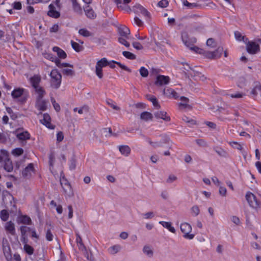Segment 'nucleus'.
Returning <instances> with one entry per match:
<instances>
[{
    "mask_svg": "<svg viewBox=\"0 0 261 261\" xmlns=\"http://www.w3.org/2000/svg\"><path fill=\"white\" fill-rule=\"evenodd\" d=\"M247 51L251 54H255L259 51L258 44L253 41H248L246 45Z\"/></svg>",
    "mask_w": 261,
    "mask_h": 261,
    "instance_id": "9d476101",
    "label": "nucleus"
},
{
    "mask_svg": "<svg viewBox=\"0 0 261 261\" xmlns=\"http://www.w3.org/2000/svg\"><path fill=\"white\" fill-rule=\"evenodd\" d=\"M133 47L137 50H141L143 49V46L138 42H134L133 43Z\"/></svg>",
    "mask_w": 261,
    "mask_h": 261,
    "instance_id": "338daca9",
    "label": "nucleus"
},
{
    "mask_svg": "<svg viewBox=\"0 0 261 261\" xmlns=\"http://www.w3.org/2000/svg\"><path fill=\"white\" fill-rule=\"evenodd\" d=\"M122 55L128 59L135 60L136 59V56L129 51H123Z\"/></svg>",
    "mask_w": 261,
    "mask_h": 261,
    "instance_id": "37998d69",
    "label": "nucleus"
},
{
    "mask_svg": "<svg viewBox=\"0 0 261 261\" xmlns=\"http://www.w3.org/2000/svg\"><path fill=\"white\" fill-rule=\"evenodd\" d=\"M84 10L85 15L88 18L90 19H94L96 17V14L95 13L94 11L89 6L84 8Z\"/></svg>",
    "mask_w": 261,
    "mask_h": 261,
    "instance_id": "2eb2a0df",
    "label": "nucleus"
},
{
    "mask_svg": "<svg viewBox=\"0 0 261 261\" xmlns=\"http://www.w3.org/2000/svg\"><path fill=\"white\" fill-rule=\"evenodd\" d=\"M16 137L20 140L24 141L30 139V135L29 133L25 131L16 134Z\"/></svg>",
    "mask_w": 261,
    "mask_h": 261,
    "instance_id": "bb28decb",
    "label": "nucleus"
},
{
    "mask_svg": "<svg viewBox=\"0 0 261 261\" xmlns=\"http://www.w3.org/2000/svg\"><path fill=\"white\" fill-rule=\"evenodd\" d=\"M140 118L146 121L148 120H151L153 118V115L149 112H143L140 115Z\"/></svg>",
    "mask_w": 261,
    "mask_h": 261,
    "instance_id": "c85d7f7f",
    "label": "nucleus"
},
{
    "mask_svg": "<svg viewBox=\"0 0 261 261\" xmlns=\"http://www.w3.org/2000/svg\"><path fill=\"white\" fill-rule=\"evenodd\" d=\"M180 230L184 233L183 237L188 240H192L194 237V234L190 233L192 227L190 224L187 222L182 223L180 225Z\"/></svg>",
    "mask_w": 261,
    "mask_h": 261,
    "instance_id": "39448f33",
    "label": "nucleus"
},
{
    "mask_svg": "<svg viewBox=\"0 0 261 261\" xmlns=\"http://www.w3.org/2000/svg\"><path fill=\"white\" fill-rule=\"evenodd\" d=\"M206 46L210 48H214L217 46V42L215 39L212 38L208 39L206 41Z\"/></svg>",
    "mask_w": 261,
    "mask_h": 261,
    "instance_id": "f704fd0d",
    "label": "nucleus"
},
{
    "mask_svg": "<svg viewBox=\"0 0 261 261\" xmlns=\"http://www.w3.org/2000/svg\"><path fill=\"white\" fill-rule=\"evenodd\" d=\"M186 76L188 78H190V76L192 77L194 80H197L198 79L204 81L206 78L204 75H202L200 72L194 70L193 68L191 70V72L189 73H187L185 72Z\"/></svg>",
    "mask_w": 261,
    "mask_h": 261,
    "instance_id": "9b49d317",
    "label": "nucleus"
},
{
    "mask_svg": "<svg viewBox=\"0 0 261 261\" xmlns=\"http://www.w3.org/2000/svg\"><path fill=\"white\" fill-rule=\"evenodd\" d=\"M72 8L73 11L76 13V14L79 15H82L83 14V10L80 6V5L79 4V3L77 2L76 0H74L73 2H72Z\"/></svg>",
    "mask_w": 261,
    "mask_h": 261,
    "instance_id": "412c9836",
    "label": "nucleus"
},
{
    "mask_svg": "<svg viewBox=\"0 0 261 261\" xmlns=\"http://www.w3.org/2000/svg\"><path fill=\"white\" fill-rule=\"evenodd\" d=\"M146 97L149 100L152 102L153 106L155 107L156 109H159L160 108V105L159 103L156 98L154 96L146 95Z\"/></svg>",
    "mask_w": 261,
    "mask_h": 261,
    "instance_id": "473e14b6",
    "label": "nucleus"
},
{
    "mask_svg": "<svg viewBox=\"0 0 261 261\" xmlns=\"http://www.w3.org/2000/svg\"><path fill=\"white\" fill-rule=\"evenodd\" d=\"M250 94L254 99L261 98V84L258 82H255L251 88Z\"/></svg>",
    "mask_w": 261,
    "mask_h": 261,
    "instance_id": "0eeeda50",
    "label": "nucleus"
},
{
    "mask_svg": "<svg viewBox=\"0 0 261 261\" xmlns=\"http://www.w3.org/2000/svg\"><path fill=\"white\" fill-rule=\"evenodd\" d=\"M119 150L121 153L127 156L130 153V148L127 145H121L119 147Z\"/></svg>",
    "mask_w": 261,
    "mask_h": 261,
    "instance_id": "5701e85b",
    "label": "nucleus"
},
{
    "mask_svg": "<svg viewBox=\"0 0 261 261\" xmlns=\"http://www.w3.org/2000/svg\"><path fill=\"white\" fill-rule=\"evenodd\" d=\"M23 248L25 252L28 253L29 255H32L33 254L34 249L31 246L28 244L25 245H24Z\"/></svg>",
    "mask_w": 261,
    "mask_h": 261,
    "instance_id": "3c124183",
    "label": "nucleus"
},
{
    "mask_svg": "<svg viewBox=\"0 0 261 261\" xmlns=\"http://www.w3.org/2000/svg\"><path fill=\"white\" fill-rule=\"evenodd\" d=\"M118 33L120 35V37H123L125 38H129L130 34L129 29L125 25H121L118 29Z\"/></svg>",
    "mask_w": 261,
    "mask_h": 261,
    "instance_id": "4468645a",
    "label": "nucleus"
},
{
    "mask_svg": "<svg viewBox=\"0 0 261 261\" xmlns=\"http://www.w3.org/2000/svg\"><path fill=\"white\" fill-rule=\"evenodd\" d=\"M3 252L7 260L11 261L12 259V256L10 253V247L8 246H3Z\"/></svg>",
    "mask_w": 261,
    "mask_h": 261,
    "instance_id": "c756f323",
    "label": "nucleus"
},
{
    "mask_svg": "<svg viewBox=\"0 0 261 261\" xmlns=\"http://www.w3.org/2000/svg\"><path fill=\"white\" fill-rule=\"evenodd\" d=\"M48 7L49 10L47 12V15L49 16L55 18H57L60 17V12L55 10V7L53 4H50Z\"/></svg>",
    "mask_w": 261,
    "mask_h": 261,
    "instance_id": "dca6fc26",
    "label": "nucleus"
},
{
    "mask_svg": "<svg viewBox=\"0 0 261 261\" xmlns=\"http://www.w3.org/2000/svg\"><path fill=\"white\" fill-rule=\"evenodd\" d=\"M170 82V78L168 76L158 75L155 82V84L158 86H162L168 84Z\"/></svg>",
    "mask_w": 261,
    "mask_h": 261,
    "instance_id": "f8f14e48",
    "label": "nucleus"
},
{
    "mask_svg": "<svg viewBox=\"0 0 261 261\" xmlns=\"http://www.w3.org/2000/svg\"><path fill=\"white\" fill-rule=\"evenodd\" d=\"M139 71L142 77H147L148 75V70L144 67H141Z\"/></svg>",
    "mask_w": 261,
    "mask_h": 261,
    "instance_id": "13d9d810",
    "label": "nucleus"
},
{
    "mask_svg": "<svg viewBox=\"0 0 261 261\" xmlns=\"http://www.w3.org/2000/svg\"><path fill=\"white\" fill-rule=\"evenodd\" d=\"M214 150L221 157L224 158H228L229 157L228 153L222 148L216 147L214 148Z\"/></svg>",
    "mask_w": 261,
    "mask_h": 261,
    "instance_id": "393cba45",
    "label": "nucleus"
},
{
    "mask_svg": "<svg viewBox=\"0 0 261 261\" xmlns=\"http://www.w3.org/2000/svg\"><path fill=\"white\" fill-rule=\"evenodd\" d=\"M159 223L161 224L164 227L168 229L170 232L172 233L175 232V229L174 227L172 226L171 222L161 221L159 222Z\"/></svg>",
    "mask_w": 261,
    "mask_h": 261,
    "instance_id": "b1692460",
    "label": "nucleus"
},
{
    "mask_svg": "<svg viewBox=\"0 0 261 261\" xmlns=\"http://www.w3.org/2000/svg\"><path fill=\"white\" fill-rule=\"evenodd\" d=\"M34 89H35L36 92L38 94V96L37 97V99H42L44 96V93H45L44 90L40 86L36 87Z\"/></svg>",
    "mask_w": 261,
    "mask_h": 261,
    "instance_id": "79ce46f5",
    "label": "nucleus"
},
{
    "mask_svg": "<svg viewBox=\"0 0 261 261\" xmlns=\"http://www.w3.org/2000/svg\"><path fill=\"white\" fill-rule=\"evenodd\" d=\"M234 36L238 41H243L244 42H246L247 40V38H245V36H242L241 33L238 31L234 32Z\"/></svg>",
    "mask_w": 261,
    "mask_h": 261,
    "instance_id": "a18cd8bd",
    "label": "nucleus"
},
{
    "mask_svg": "<svg viewBox=\"0 0 261 261\" xmlns=\"http://www.w3.org/2000/svg\"><path fill=\"white\" fill-rule=\"evenodd\" d=\"M55 62L56 64V65L59 67V68H63L64 67H72L73 68V65H71V64H70L69 63H61V61L59 59H55Z\"/></svg>",
    "mask_w": 261,
    "mask_h": 261,
    "instance_id": "4c0bfd02",
    "label": "nucleus"
},
{
    "mask_svg": "<svg viewBox=\"0 0 261 261\" xmlns=\"http://www.w3.org/2000/svg\"><path fill=\"white\" fill-rule=\"evenodd\" d=\"M229 144L232 146L233 148H235L239 150H243V147L242 146L239 144V143L237 142H229Z\"/></svg>",
    "mask_w": 261,
    "mask_h": 261,
    "instance_id": "864d4df0",
    "label": "nucleus"
},
{
    "mask_svg": "<svg viewBox=\"0 0 261 261\" xmlns=\"http://www.w3.org/2000/svg\"><path fill=\"white\" fill-rule=\"evenodd\" d=\"M65 181H66L65 180ZM61 184L63 187V188L64 189V191L66 194L68 195V196H70L72 194V190L71 187L69 183L66 182L65 183V186L64 187L63 186V182L61 181Z\"/></svg>",
    "mask_w": 261,
    "mask_h": 261,
    "instance_id": "7c9ffc66",
    "label": "nucleus"
},
{
    "mask_svg": "<svg viewBox=\"0 0 261 261\" xmlns=\"http://www.w3.org/2000/svg\"><path fill=\"white\" fill-rule=\"evenodd\" d=\"M50 80V85L55 89H58L60 86L62 81V75L57 69L51 70L49 74Z\"/></svg>",
    "mask_w": 261,
    "mask_h": 261,
    "instance_id": "7ed1b4c3",
    "label": "nucleus"
},
{
    "mask_svg": "<svg viewBox=\"0 0 261 261\" xmlns=\"http://www.w3.org/2000/svg\"><path fill=\"white\" fill-rule=\"evenodd\" d=\"M190 212L193 217L197 216L200 213V209L197 205H193L190 208Z\"/></svg>",
    "mask_w": 261,
    "mask_h": 261,
    "instance_id": "e433bc0d",
    "label": "nucleus"
},
{
    "mask_svg": "<svg viewBox=\"0 0 261 261\" xmlns=\"http://www.w3.org/2000/svg\"><path fill=\"white\" fill-rule=\"evenodd\" d=\"M89 107L88 106L85 105L78 110V113L80 114H82L84 113H88L89 112Z\"/></svg>",
    "mask_w": 261,
    "mask_h": 261,
    "instance_id": "052dcab7",
    "label": "nucleus"
},
{
    "mask_svg": "<svg viewBox=\"0 0 261 261\" xmlns=\"http://www.w3.org/2000/svg\"><path fill=\"white\" fill-rule=\"evenodd\" d=\"M143 252L149 257L153 256V251L150 246L146 245L143 248Z\"/></svg>",
    "mask_w": 261,
    "mask_h": 261,
    "instance_id": "c9c22d12",
    "label": "nucleus"
},
{
    "mask_svg": "<svg viewBox=\"0 0 261 261\" xmlns=\"http://www.w3.org/2000/svg\"><path fill=\"white\" fill-rule=\"evenodd\" d=\"M202 29H203V28L201 25L195 26L191 29L190 32L192 33H194V32H199L200 33L201 32Z\"/></svg>",
    "mask_w": 261,
    "mask_h": 261,
    "instance_id": "bf43d9fd",
    "label": "nucleus"
},
{
    "mask_svg": "<svg viewBox=\"0 0 261 261\" xmlns=\"http://www.w3.org/2000/svg\"><path fill=\"white\" fill-rule=\"evenodd\" d=\"M183 5L185 6H187L189 9H193L198 6V4L196 3H189L187 0L183 1Z\"/></svg>",
    "mask_w": 261,
    "mask_h": 261,
    "instance_id": "8fccbe9b",
    "label": "nucleus"
},
{
    "mask_svg": "<svg viewBox=\"0 0 261 261\" xmlns=\"http://www.w3.org/2000/svg\"><path fill=\"white\" fill-rule=\"evenodd\" d=\"M18 222L24 224H30L31 223V219L29 217L26 215H23L19 218Z\"/></svg>",
    "mask_w": 261,
    "mask_h": 261,
    "instance_id": "2f4dec72",
    "label": "nucleus"
},
{
    "mask_svg": "<svg viewBox=\"0 0 261 261\" xmlns=\"http://www.w3.org/2000/svg\"><path fill=\"white\" fill-rule=\"evenodd\" d=\"M30 82L34 88L39 87V83L41 82V77L39 75H34L30 78Z\"/></svg>",
    "mask_w": 261,
    "mask_h": 261,
    "instance_id": "4be33fe9",
    "label": "nucleus"
},
{
    "mask_svg": "<svg viewBox=\"0 0 261 261\" xmlns=\"http://www.w3.org/2000/svg\"><path fill=\"white\" fill-rule=\"evenodd\" d=\"M53 237H54V236H53V233H51L50 229H47V230L46 231V234H45V238H46V240L48 241H51L53 240Z\"/></svg>",
    "mask_w": 261,
    "mask_h": 261,
    "instance_id": "6e6d98bb",
    "label": "nucleus"
},
{
    "mask_svg": "<svg viewBox=\"0 0 261 261\" xmlns=\"http://www.w3.org/2000/svg\"><path fill=\"white\" fill-rule=\"evenodd\" d=\"M181 37L184 44L188 47L193 45L197 41L195 37L190 38L188 32L186 31L181 32Z\"/></svg>",
    "mask_w": 261,
    "mask_h": 261,
    "instance_id": "6e6552de",
    "label": "nucleus"
},
{
    "mask_svg": "<svg viewBox=\"0 0 261 261\" xmlns=\"http://www.w3.org/2000/svg\"><path fill=\"white\" fill-rule=\"evenodd\" d=\"M177 179V177L174 175H170L166 180V182L171 184Z\"/></svg>",
    "mask_w": 261,
    "mask_h": 261,
    "instance_id": "774afa93",
    "label": "nucleus"
},
{
    "mask_svg": "<svg viewBox=\"0 0 261 261\" xmlns=\"http://www.w3.org/2000/svg\"><path fill=\"white\" fill-rule=\"evenodd\" d=\"M246 199L249 205L253 208H257L259 206V202L256 196L251 192H248L246 194Z\"/></svg>",
    "mask_w": 261,
    "mask_h": 261,
    "instance_id": "423d86ee",
    "label": "nucleus"
},
{
    "mask_svg": "<svg viewBox=\"0 0 261 261\" xmlns=\"http://www.w3.org/2000/svg\"><path fill=\"white\" fill-rule=\"evenodd\" d=\"M43 57L52 62H55V59H58L56 57H54L52 54L47 53L46 52L43 53Z\"/></svg>",
    "mask_w": 261,
    "mask_h": 261,
    "instance_id": "09e8293b",
    "label": "nucleus"
},
{
    "mask_svg": "<svg viewBox=\"0 0 261 261\" xmlns=\"http://www.w3.org/2000/svg\"><path fill=\"white\" fill-rule=\"evenodd\" d=\"M71 44L72 48L77 52H80L83 49V46L73 41H71Z\"/></svg>",
    "mask_w": 261,
    "mask_h": 261,
    "instance_id": "c03bdc74",
    "label": "nucleus"
},
{
    "mask_svg": "<svg viewBox=\"0 0 261 261\" xmlns=\"http://www.w3.org/2000/svg\"><path fill=\"white\" fill-rule=\"evenodd\" d=\"M53 50L57 53L58 57L61 59H65L66 58V53L57 46H55L53 48Z\"/></svg>",
    "mask_w": 261,
    "mask_h": 261,
    "instance_id": "a878e982",
    "label": "nucleus"
},
{
    "mask_svg": "<svg viewBox=\"0 0 261 261\" xmlns=\"http://www.w3.org/2000/svg\"><path fill=\"white\" fill-rule=\"evenodd\" d=\"M51 118L50 116L45 113L43 115V118L40 120V122L41 123L45 125L47 127L51 129H54V126H53L50 123Z\"/></svg>",
    "mask_w": 261,
    "mask_h": 261,
    "instance_id": "f3484780",
    "label": "nucleus"
},
{
    "mask_svg": "<svg viewBox=\"0 0 261 261\" xmlns=\"http://www.w3.org/2000/svg\"><path fill=\"white\" fill-rule=\"evenodd\" d=\"M164 94L169 97H173L177 99L179 97L178 93L172 89H164L163 91Z\"/></svg>",
    "mask_w": 261,
    "mask_h": 261,
    "instance_id": "6ab92c4d",
    "label": "nucleus"
},
{
    "mask_svg": "<svg viewBox=\"0 0 261 261\" xmlns=\"http://www.w3.org/2000/svg\"><path fill=\"white\" fill-rule=\"evenodd\" d=\"M79 34L85 37H88L92 36V33L86 29L83 28L79 30Z\"/></svg>",
    "mask_w": 261,
    "mask_h": 261,
    "instance_id": "58836bf2",
    "label": "nucleus"
},
{
    "mask_svg": "<svg viewBox=\"0 0 261 261\" xmlns=\"http://www.w3.org/2000/svg\"><path fill=\"white\" fill-rule=\"evenodd\" d=\"M129 38H125L123 37H119L118 38V41L121 44L124 45L127 47H129L130 44L129 42H127V39H128Z\"/></svg>",
    "mask_w": 261,
    "mask_h": 261,
    "instance_id": "49530a36",
    "label": "nucleus"
},
{
    "mask_svg": "<svg viewBox=\"0 0 261 261\" xmlns=\"http://www.w3.org/2000/svg\"><path fill=\"white\" fill-rule=\"evenodd\" d=\"M0 155V163H1L4 169L7 172H11L13 169L12 162L8 157V152L5 150H1Z\"/></svg>",
    "mask_w": 261,
    "mask_h": 261,
    "instance_id": "f03ea898",
    "label": "nucleus"
},
{
    "mask_svg": "<svg viewBox=\"0 0 261 261\" xmlns=\"http://www.w3.org/2000/svg\"><path fill=\"white\" fill-rule=\"evenodd\" d=\"M62 73L64 75H66L67 76H73L75 74L74 71L73 70L70 69H63Z\"/></svg>",
    "mask_w": 261,
    "mask_h": 261,
    "instance_id": "603ef678",
    "label": "nucleus"
},
{
    "mask_svg": "<svg viewBox=\"0 0 261 261\" xmlns=\"http://www.w3.org/2000/svg\"><path fill=\"white\" fill-rule=\"evenodd\" d=\"M121 249V246L119 245H114L109 248V251L111 254H115Z\"/></svg>",
    "mask_w": 261,
    "mask_h": 261,
    "instance_id": "ea45409f",
    "label": "nucleus"
},
{
    "mask_svg": "<svg viewBox=\"0 0 261 261\" xmlns=\"http://www.w3.org/2000/svg\"><path fill=\"white\" fill-rule=\"evenodd\" d=\"M9 217V214L7 210H3L1 211L0 217H1V219L3 221H6L8 219Z\"/></svg>",
    "mask_w": 261,
    "mask_h": 261,
    "instance_id": "a19ab883",
    "label": "nucleus"
},
{
    "mask_svg": "<svg viewBox=\"0 0 261 261\" xmlns=\"http://www.w3.org/2000/svg\"><path fill=\"white\" fill-rule=\"evenodd\" d=\"M23 91L24 89L23 88H17L12 92L11 95L14 98H17L23 94Z\"/></svg>",
    "mask_w": 261,
    "mask_h": 261,
    "instance_id": "cd10ccee",
    "label": "nucleus"
},
{
    "mask_svg": "<svg viewBox=\"0 0 261 261\" xmlns=\"http://www.w3.org/2000/svg\"><path fill=\"white\" fill-rule=\"evenodd\" d=\"M37 107L41 111L46 110L47 108L46 101L42 99H37Z\"/></svg>",
    "mask_w": 261,
    "mask_h": 261,
    "instance_id": "72a5a7b5",
    "label": "nucleus"
},
{
    "mask_svg": "<svg viewBox=\"0 0 261 261\" xmlns=\"http://www.w3.org/2000/svg\"><path fill=\"white\" fill-rule=\"evenodd\" d=\"M107 103L111 106L114 110L119 111L120 110V108L117 106L116 105H114L111 100H109L107 101Z\"/></svg>",
    "mask_w": 261,
    "mask_h": 261,
    "instance_id": "0e129e2a",
    "label": "nucleus"
},
{
    "mask_svg": "<svg viewBox=\"0 0 261 261\" xmlns=\"http://www.w3.org/2000/svg\"><path fill=\"white\" fill-rule=\"evenodd\" d=\"M189 47L191 50L196 53L203 55L205 58L211 60L220 58L223 51V48L221 47H218L214 51H206L196 46H192V45H191Z\"/></svg>",
    "mask_w": 261,
    "mask_h": 261,
    "instance_id": "f257e3e1",
    "label": "nucleus"
},
{
    "mask_svg": "<svg viewBox=\"0 0 261 261\" xmlns=\"http://www.w3.org/2000/svg\"><path fill=\"white\" fill-rule=\"evenodd\" d=\"M51 103L53 105V107L55 109V110L57 111V112H59L60 111V105H59V103H58L57 102H56L55 99H54V98L53 97H51Z\"/></svg>",
    "mask_w": 261,
    "mask_h": 261,
    "instance_id": "5fc2aeb1",
    "label": "nucleus"
},
{
    "mask_svg": "<svg viewBox=\"0 0 261 261\" xmlns=\"http://www.w3.org/2000/svg\"><path fill=\"white\" fill-rule=\"evenodd\" d=\"M112 62L113 63H116L121 69H123V70H124L125 71H128V72H131V70H130V69L129 68H128L125 65L122 64L120 62H116V61H113V60L112 61Z\"/></svg>",
    "mask_w": 261,
    "mask_h": 261,
    "instance_id": "4d7b16f0",
    "label": "nucleus"
},
{
    "mask_svg": "<svg viewBox=\"0 0 261 261\" xmlns=\"http://www.w3.org/2000/svg\"><path fill=\"white\" fill-rule=\"evenodd\" d=\"M182 120L186 123H189L190 125H195L196 124L195 120L193 119H189L187 116H184L182 117Z\"/></svg>",
    "mask_w": 261,
    "mask_h": 261,
    "instance_id": "680f3d73",
    "label": "nucleus"
},
{
    "mask_svg": "<svg viewBox=\"0 0 261 261\" xmlns=\"http://www.w3.org/2000/svg\"><path fill=\"white\" fill-rule=\"evenodd\" d=\"M108 64L109 61L106 58H103L97 62L95 67V73L99 79L103 77L102 68L108 66Z\"/></svg>",
    "mask_w": 261,
    "mask_h": 261,
    "instance_id": "20e7f679",
    "label": "nucleus"
},
{
    "mask_svg": "<svg viewBox=\"0 0 261 261\" xmlns=\"http://www.w3.org/2000/svg\"><path fill=\"white\" fill-rule=\"evenodd\" d=\"M155 117L157 119H162L166 121H169L170 118L167 116V113L164 111H158L154 114Z\"/></svg>",
    "mask_w": 261,
    "mask_h": 261,
    "instance_id": "aec40b11",
    "label": "nucleus"
},
{
    "mask_svg": "<svg viewBox=\"0 0 261 261\" xmlns=\"http://www.w3.org/2000/svg\"><path fill=\"white\" fill-rule=\"evenodd\" d=\"M21 236H26V233L28 231L30 230V228L25 226H21L20 227Z\"/></svg>",
    "mask_w": 261,
    "mask_h": 261,
    "instance_id": "e2e57ef3",
    "label": "nucleus"
},
{
    "mask_svg": "<svg viewBox=\"0 0 261 261\" xmlns=\"http://www.w3.org/2000/svg\"><path fill=\"white\" fill-rule=\"evenodd\" d=\"M158 5L161 8H166L168 5V1L167 0H161L158 3Z\"/></svg>",
    "mask_w": 261,
    "mask_h": 261,
    "instance_id": "69168bd1",
    "label": "nucleus"
},
{
    "mask_svg": "<svg viewBox=\"0 0 261 261\" xmlns=\"http://www.w3.org/2000/svg\"><path fill=\"white\" fill-rule=\"evenodd\" d=\"M34 171V167L33 164H29L28 166L22 171V176L25 178H29L31 177L32 173Z\"/></svg>",
    "mask_w": 261,
    "mask_h": 261,
    "instance_id": "a211bd4d",
    "label": "nucleus"
},
{
    "mask_svg": "<svg viewBox=\"0 0 261 261\" xmlns=\"http://www.w3.org/2000/svg\"><path fill=\"white\" fill-rule=\"evenodd\" d=\"M5 229L8 233L12 236L16 235V231L14 223L11 221H8L5 225Z\"/></svg>",
    "mask_w": 261,
    "mask_h": 261,
    "instance_id": "ddd939ff",
    "label": "nucleus"
},
{
    "mask_svg": "<svg viewBox=\"0 0 261 261\" xmlns=\"http://www.w3.org/2000/svg\"><path fill=\"white\" fill-rule=\"evenodd\" d=\"M23 153V150L21 148H16L12 151V154L14 156H18Z\"/></svg>",
    "mask_w": 261,
    "mask_h": 261,
    "instance_id": "de8ad7c7",
    "label": "nucleus"
},
{
    "mask_svg": "<svg viewBox=\"0 0 261 261\" xmlns=\"http://www.w3.org/2000/svg\"><path fill=\"white\" fill-rule=\"evenodd\" d=\"M134 12L136 14H141L146 18L150 17L149 12L142 6L139 4H136L133 7Z\"/></svg>",
    "mask_w": 261,
    "mask_h": 261,
    "instance_id": "1a4fd4ad",
    "label": "nucleus"
}]
</instances>
